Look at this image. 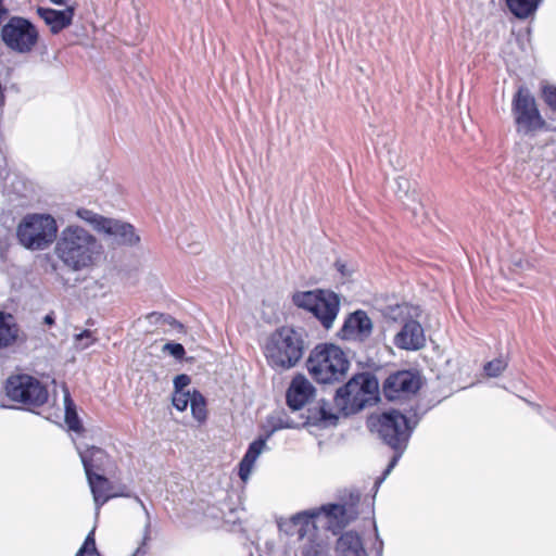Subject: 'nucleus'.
<instances>
[{
  "label": "nucleus",
  "instance_id": "1",
  "mask_svg": "<svg viewBox=\"0 0 556 556\" xmlns=\"http://www.w3.org/2000/svg\"><path fill=\"white\" fill-rule=\"evenodd\" d=\"M53 253L64 268L77 273L96 264L101 254V245L83 227L70 225L58 236Z\"/></svg>",
  "mask_w": 556,
  "mask_h": 556
},
{
  "label": "nucleus",
  "instance_id": "2",
  "mask_svg": "<svg viewBox=\"0 0 556 556\" xmlns=\"http://www.w3.org/2000/svg\"><path fill=\"white\" fill-rule=\"evenodd\" d=\"M305 351L304 333L292 327H280L267 338L264 354L268 364L276 370L293 368Z\"/></svg>",
  "mask_w": 556,
  "mask_h": 556
},
{
  "label": "nucleus",
  "instance_id": "3",
  "mask_svg": "<svg viewBox=\"0 0 556 556\" xmlns=\"http://www.w3.org/2000/svg\"><path fill=\"white\" fill-rule=\"evenodd\" d=\"M306 366L309 375L317 382L331 384L340 382L346 377L350 361L340 346L321 343L311 351Z\"/></svg>",
  "mask_w": 556,
  "mask_h": 556
},
{
  "label": "nucleus",
  "instance_id": "4",
  "mask_svg": "<svg viewBox=\"0 0 556 556\" xmlns=\"http://www.w3.org/2000/svg\"><path fill=\"white\" fill-rule=\"evenodd\" d=\"M379 384L369 372L353 376L343 387L337 390L336 406L345 415L361 412L378 401Z\"/></svg>",
  "mask_w": 556,
  "mask_h": 556
},
{
  "label": "nucleus",
  "instance_id": "5",
  "mask_svg": "<svg viewBox=\"0 0 556 556\" xmlns=\"http://www.w3.org/2000/svg\"><path fill=\"white\" fill-rule=\"evenodd\" d=\"M58 225L51 215L28 214L17 226L20 243L31 251L47 249L58 236Z\"/></svg>",
  "mask_w": 556,
  "mask_h": 556
},
{
  "label": "nucleus",
  "instance_id": "6",
  "mask_svg": "<svg viewBox=\"0 0 556 556\" xmlns=\"http://www.w3.org/2000/svg\"><path fill=\"white\" fill-rule=\"evenodd\" d=\"M293 304L314 315L325 329H330L340 311V298L330 290L298 291L292 295Z\"/></svg>",
  "mask_w": 556,
  "mask_h": 556
},
{
  "label": "nucleus",
  "instance_id": "7",
  "mask_svg": "<svg viewBox=\"0 0 556 556\" xmlns=\"http://www.w3.org/2000/svg\"><path fill=\"white\" fill-rule=\"evenodd\" d=\"M511 113L518 132L534 135L548 129V124L542 116L535 98L526 87H519L511 101Z\"/></svg>",
  "mask_w": 556,
  "mask_h": 556
},
{
  "label": "nucleus",
  "instance_id": "8",
  "mask_svg": "<svg viewBox=\"0 0 556 556\" xmlns=\"http://www.w3.org/2000/svg\"><path fill=\"white\" fill-rule=\"evenodd\" d=\"M4 389L11 401L20 403L28 409L42 406L49 396L46 386L37 378L26 374L10 376Z\"/></svg>",
  "mask_w": 556,
  "mask_h": 556
},
{
  "label": "nucleus",
  "instance_id": "9",
  "mask_svg": "<svg viewBox=\"0 0 556 556\" xmlns=\"http://www.w3.org/2000/svg\"><path fill=\"white\" fill-rule=\"evenodd\" d=\"M369 426L386 444L396 451L405 446L410 432L407 418L396 410L371 417Z\"/></svg>",
  "mask_w": 556,
  "mask_h": 556
},
{
  "label": "nucleus",
  "instance_id": "10",
  "mask_svg": "<svg viewBox=\"0 0 556 556\" xmlns=\"http://www.w3.org/2000/svg\"><path fill=\"white\" fill-rule=\"evenodd\" d=\"M37 28L26 18L14 16L1 28L4 45L17 53H28L38 41Z\"/></svg>",
  "mask_w": 556,
  "mask_h": 556
},
{
  "label": "nucleus",
  "instance_id": "11",
  "mask_svg": "<svg viewBox=\"0 0 556 556\" xmlns=\"http://www.w3.org/2000/svg\"><path fill=\"white\" fill-rule=\"evenodd\" d=\"M299 529L300 546L295 556H328L329 544L318 532L314 520L307 518V513H300L292 517Z\"/></svg>",
  "mask_w": 556,
  "mask_h": 556
},
{
  "label": "nucleus",
  "instance_id": "12",
  "mask_svg": "<svg viewBox=\"0 0 556 556\" xmlns=\"http://www.w3.org/2000/svg\"><path fill=\"white\" fill-rule=\"evenodd\" d=\"M307 513V518L332 533L348 526L357 514L353 505L329 504Z\"/></svg>",
  "mask_w": 556,
  "mask_h": 556
},
{
  "label": "nucleus",
  "instance_id": "13",
  "mask_svg": "<svg viewBox=\"0 0 556 556\" xmlns=\"http://www.w3.org/2000/svg\"><path fill=\"white\" fill-rule=\"evenodd\" d=\"M382 391L389 401L407 399L417 392L416 376L410 370L391 374L384 380Z\"/></svg>",
  "mask_w": 556,
  "mask_h": 556
},
{
  "label": "nucleus",
  "instance_id": "14",
  "mask_svg": "<svg viewBox=\"0 0 556 556\" xmlns=\"http://www.w3.org/2000/svg\"><path fill=\"white\" fill-rule=\"evenodd\" d=\"M371 332V319L366 312L358 309L346 317L339 336L344 340L364 341L370 337Z\"/></svg>",
  "mask_w": 556,
  "mask_h": 556
},
{
  "label": "nucleus",
  "instance_id": "15",
  "mask_svg": "<svg viewBox=\"0 0 556 556\" xmlns=\"http://www.w3.org/2000/svg\"><path fill=\"white\" fill-rule=\"evenodd\" d=\"M99 232H103L114 244L135 245L140 238L135 228L128 224L113 218H106Z\"/></svg>",
  "mask_w": 556,
  "mask_h": 556
},
{
  "label": "nucleus",
  "instance_id": "16",
  "mask_svg": "<svg viewBox=\"0 0 556 556\" xmlns=\"http://www.w3.org/2000/svg\"><path fill=\"white\" fill-rule=\"evenodd\" d=\"M307 416L304 421L302 422H294L287 420L286 422H281L279 427L277 428H293L298 427L300 425H313V426H319V427H327L331 425H336L338 420V416L333 414L329 407V404L326 402H320L316 406L311 407L307 409Z\"/></svg>",
  "mask_w": 556,
  "mask_h": 556
},
{
  "label": "nucleus",
  "instance_id": "17",
  "mask_svg": "<svg viewBox=\"0 0 556 556\" xmlns=\"http://www.w3.org/2000/svg\"><path fill=\"white\" fill-rule=\"evenodd\" d=\"M314 392L315 388L303 375L295 376L287 391L288 406L293 412L303 408L312 399Z\"/></svg>",
  "mask_w": 556,
  "mask_h": 556
},
{
  "label": "nucleus",
  "instance_id": "18",
  "mask_svg": "<svg viewBox=\"0 0 556 556\" xmlns=\"http://www.w3.org/2000/svg\"><path fill=\"white\" fill-rule=\"evenodd\" d=\"M37 13L47 26H49L51 33L58 34L71 25L74 16V9L66 7L64 10H54L39 7L37 9Z\"/></svg>",
  "mask_w": 556,
  "mask_h": 556
},
{
  "label": "nucleus",
  "instance_id": "19",
  "mask_svg": "<svg viewBox=\"0 0 556 556\" xmlns=\"http://www.w3.org/2000/svg\"><path fill=\"white\" fill-rule=\"evenodd\" d=\"M336 551L338 556H368L362 538L353 531H348L338 539Z\"/></svg>",
  "mask_w": 556,
  "mask_h": 556
},
{
  "label": "nucleus",
  "instance_id": "20",
  "mask_svg": "<svg viewBox=\"0 0 556 556\" xmlns=\"http://www.w3.org/2000/svg\"><path fill=\"white\" fill-rule=\"evenodd\" d=\"M86 475L94 473L92 470H104L109 462L108 454L100 447L91 446L79 453Z\"/></svg>",
  "mask_w": 556,
  "mask_h": 556
},
{
  "label": "nucleus",
  "instance_id": "21",
  "mask_svg": "<svg viewBox=\"0 0 556 556\" xmlns=\"http://www.w3.org/2000/svg\"><path fill=\"white\" fill-rule=\"evenodd\" d=\"M86 476L91 488L93 501L96 506L99 508L113 496L109 493L111 489L110 481L104 476L99 473H89Z\"/></svg>",
  "mask_w": 556,
  "mask_h": 556
},
{
  "label": "nucleus",
  "instance_id": "22",
  "mask_svg": "<svg viewBox=\"0 0 556 556\" xmlns=\"http://www.w3.org/2000/svg\"><path fill=\"white\" fill-rule=\"evenodd\" d=\"M266 445V441L264 439H257L253 441L245 455L240 462V468H239V476L243 481H247L250 477V473L252 471L253 465L257 457L263 452L264 447Z\"/></svg>",
  "mask_w": 556,
  "mask_h": 556
},
{
  "label": "nucleus",
  "instance_id": "23",
  "mask_svg": "<svg viewBox=\"0 0 556 556\" xmlns=\"http://www.w3.org/2000/svg\"><path fill=\"white\" fill-rule=\"evenodd\" d=\"M394 344L402 350H417V321L405 323L394 337Z\"/></svg>",
  "mask_w": 556,
  "mask_h": 556
},
{
  "label": "nucleus",
  "instance_id": "24",
  "mask_svg": "<svg viewBox=\"0 0 556 556\" xmlns=\"http://www.w3.org/2000/svg\"><path fill=\"white\" fill-rule=\"evenodd\" d=\"M542 0H505L509 12L519 20L532 16Z\"/></svg>",
  "mask_w": 556,
  "mask_h": 556
},
{
  "label": "nucleus",
  "instance_id": "25",
  "mask_svg": "<svg viewBox=\"0 0 556 556\" xmlns=\"http://www.w3.org/2000/svg\"><path fill=\"white\" fill-rule=\"evenodd\" d=\"M12 320V315L0 312V349L16 339L17 329Z\"/></svg>",
  "mask_w": 556,
  "mask_h": 556
},
{
  "label": "nucleus",
  "instance_id": "26",
  "mask_svg": "<svg viewBox=\"0 0 556 556\" xmlns=\"http://www.w3.org/2000/svg\"><path fill=\"white\" fill-rule=\"evenodd\" d=\"M190 408L193 417L198 421H204L206 419V402L204 396L197 390H193L191 393Z\"/></svg>",
  "mask_w": 556,
  "mask_h": 556
},
{
  "label": "nucleus",
  "instance_id": "27",
  "mask_svg": "<svg viewBox=\"0 0 556 556\" xmlns=\"http://www.w3.org/2000/svg\"><path fill=\"white\" fill-rule=\"evenodd\" d=\"M64 406H65V422L68 428L73 431H79L81 429V425L79 422L78 415L75 409V404L70 397V393L66 391L64 395Z\"/></svg>",
  "mask_w": 556,
  "mask_h": 556
},
{
  "label": "nucleus",
  "instance_id": "28",
  "mask_svg": "<svg viewBox=\"0 0 556 556\" xmlns=\"http://www.w3.org/2000/svg\"><path fill=\"white\" fill-rule=\"evenodd\" d=\"M508 367V362L500 356L492 361H489L483 366V375L486 378L500 377Z\"/></svg>",
  "mask_w": 556,
  "mask_h": 556
},
{
  "label": "nucleus",
  "instance_id": "29",
  "mask_svg": "<svg viewBox=\"0 0 556 556\" xmlns=\"http://www.w3.org/2000/svg\"><path fill=\"white\" fill-rule=\"evenodd\" d=\"M76 215L83 219L84 222L88 223L90 226H92L94 228V230L97 231H100L102 226H103V222H105L106 217H103L90 210H87V208H79L77 210L76 212Z\"/></svg>",
  "mask_w": 556,
  "mask_h": 556
},
{
  "label": "nucleus",
  "instance_id": "30",
  "mask_svg": "<svg viewBox=\"0 0 556 556\" xmlns=\"http://www.w3.org/2000/svg\"><path fill=\"white\" fill-rule=\"evenodd\" d=\"M393 142L394 136L390 131L386 134H377L376 139L374 140L375 149L378 154H381L382 152H387L389 154Z\"/></svg>",
  "mask_w": 556,
  "mask_h": 556
},
{
  "label": "nucleus",
  "instance_id": "31",
  "mask_svg": "<svg viewBox=\"0 0 556 556\" xmlns=\"http://www.w3.org/2000/svg\"><path fill=\"white\" fill-rule=\"evenodd\" d=\"M409 180L405 177H397L394 181V192L397 198L406 204V201L409 200Z\"/></svg>",
  "mask_w": 556,
  "mask_h": 556
},
{
  "label": "nucleus",
  "instance_id": "32",
  "mask_svg": "<svg viewBox=\"0 0 556 556\" xmlns=\"http://www.w3.org/2000/svg\"><path fill=\"white\" fill-rule=\"evenodd\" d=\"M75 556H100L96 547L93 531L87 535L83 546Z\"/></svg>",
  "mask_w": 556,
  "mask_h": 556
},
{
  "label": "nucleus",
  "instance_id": "33",
  "mask_svg": "<svg viewBox=\"0 0 556 556\" xmlns=\"http://www.w3.org/2000/svg\"><path fill=\"white\" fill-rule=\"evenodd\" d=\"M541 97L544 103L556 113V86L546 85L542 87Z\"/></svg>",
  "mask_w": 556,
  "mask_h": 556
},
{
  "label": "nucleus",
  "instance_id": "34",
  "mask_svg": "<svg viewBox=\"0 0 556 556\" xmlns=\"http://www.w3.org/2000/svg\"><path fill=\"white\" fill-rule=\"evenodd\" d=\"M191 393L187 392H174L172 403L178 410H185L190 404Z\"/></svg>",
  "mask_w": 556,
  "mask_h": 556
},
{
  "label": "nucleus",
  "instance_id": "35",
  "mask_svg": "<svg viewBox=\"0 0 556 556\" xmlns=\"http://www.w3.org/2000/svg\"><path fill=\"white\" fill-rule=\"evenodd\" d=\"M91 337H92V332L90 330H84L83 332L76 334L75 341H76L77 346L80 349L88 348L93 341V339Z\"/></svg>",
  "mask_w": 556,
  "mask_h": 556
},
{
  "label": "nucleus",
  "instance_id": "36",
  "mask_svg": "<svg viewBox=\"0 0 556 556\" xmlns=\"http://www.w3.org/2000/svg\"><path fill=\"white\" fill-rule=\"evenodd\" d=\"M163 351H167L175 358L180 359L185 355V349L180 343L168 342L164 344Z\"/></svg>",
  "mask_w": 556,
  "mask_h": 556
},
{
  "label": "nucleus",
  "instance_id": "37",
  "mask_svg": "<svg viewBox=\"0 0 556 556\" xmlns=\"http://www.w3.org/2000/svg\"><path fill=\"white\" fill-rule=\"evenodd\" d=\"M189 383H190L189 376H187L185 374L176 376L174 379L175 392H185L184 389L186 387H188Z\"/></svg>",
  "mask_w": 556,
  "mask_h": 556
},
{
  "label": "nucleus",
  "instance_id": "38",
  "mask_svg": "<svg viewBox=\"0 0 556 556\" xmlns=\"http://www.w3.org/2000/svg\"><path fill=\"white\" fill-rule=\"evenodd\" d=\"M170 318V316L168 315H164L162 313H157V312H152V313H149L147 316H146V319L150 323V324H159L161 321L163 323H168V319Z\"/></svg>",
  "mask_w": 556,
  "mask_h": 556
},
{
  "label": "nucleus",
  "instance_id": "39",
  "mask_svg": "<svg viewBox=\"0 0 556 556\" xmlns=\"http://www.w3.org/2000/svg\"><path fill=\"white\" fill-rule=\"evenodd\" d=\"M399 457H400V454H395L392 459L390 460L388 467L386 468L382 477H380L379 479H377L376 481V485H379L384 479L391 472V470L394 468V466L396 465L397 460H399Z\"/></svg>",
  "mask_w": 556,
  "mask_h": 556
},
{
  "label": "nucleus",
  "instance_id": "40",
  "mask_svg": "<svg viewBox=\"0 0 556 556\" xmlns=\"http://www.w3.org/2000/svg\"><path fill=\"white\" fill-rule=\"evenodd\" d=\"M334 266L343 276L350 275V271L346 269V265L344 263H342L341 261H337Z\"/></svg>",
  "mask_w": 556,
  "mask_h": 556
},
{
  "label": "nucleus",
  "instance_id": "41",
  "mask_svg": "<svg viewBox=\"0 0 556 556\" xmlns=\"http://www.w3.org/2000/svg\"><path fill=\"white\" fill-rule=\"evenodd\" d=\"M525 402L533 409H535L538 413H541L542 412V406L538 403H534V402H531L529 400H526L525 399Z\"/></svg>",
  "mask_w": 556,
  "mask_h": 556
},
{
  "label": "nucleus",
  "instance_id": "42",
  "mask_svg": "<svg viewBox=\"0 0 556 556\" xmlns=\"http://www.w3.org/2000/svg\"><path fill=\"white\" fill-rule=\"evenodd\" d=\"M43 321L45 324L51 326L54 324V318L52 316V314H48L45 318H43Z\"/></svg>",
  "mask_w": 556,
  "mask_h": 556
},
{
  "label": "nucleus",
  "instance_id": "43",
  "mask_svg": "<svg viewBox=\"0 0 556 556\" xmlns=\"http://www.w3.org/2000/svg\"><path fill=\"white\" fill-rule=\"evenodd\" d=\"M50 1L58 5H66L67 4V0H50Z\"/></svg>",
  "mask_w": 556,
  "mask_h": 556
},
{
  "label": "nucleus",
  "instance_id": "44",
  "mask_svg": "<svg viewBox=\"0 0 556 556\" xmlns=\"http://www.w3.org/2000/svg\"><path fill=\"white\" fill-rule=\"evenodd\" d=\"M190 253H197L198 252V244H191L188 247Z\"/></svg>",
  "mask_w": 556,
  "mask_h": 556
},
{
  "label": "nucleus",
  "instance_id": "45",
  "mask_svg": "<svg viewBox=\"0 0 556 556\" xmlns=\"http://www.w3.org/2000/svg\"><path fill=\"white\" fill-rule=\"evenodd\" d=\"M418 386H419V390L422 388V381H421V377L419 376V382H418Z\"/></svg>",
  "mask_w": 556,
  "mask_h": 556
},
{
  "label": "nucleus",
  "instance_id": "46",
  "mask_svg": "<svg viewBox=\"0 0 556 556\" xmlns=\"http://www.w3.org/2000/svg\"><path fill=\"white\" fill-rule=\"evenodd\" d=\"M140 552H141V549H140V548H138V549L135 552L134 556H138V554H139Z\"/></svg>",
  "mask_w": 556,
  "mask_h": 556
},
{
  "label": "nucleus",
  "instance_id": "47",
  "mask_svg": "<svg viewBox=\"0 0 556 556\" xmlns=\"http://www.w3.org/2000/svg\"><path fill=\"white\" fill-rule=\"evenodd\" d=\"M252 556V555H251Z\"/></svg>",
  "mask_w": 556,
  "mask_h": 556
}]
</instances>
